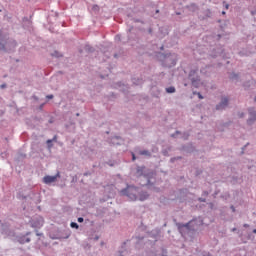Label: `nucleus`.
I'll return each mask as SVG.
<instances>
[{
    "mask_svg": "<svg viewBox=\"0 0 256 256\" xmlns=\"http://www.w3.org/2000/svg\"><path fill=\"white\" fill-rule=\"evenodd\" d=\"M223 15H225V12H222Z\"/></svg>",
    "mask_w": 256,
    "mask_h": 256,
    "instance_id": "21",
    "label": "nucleus"
},
{
    "mask_svg": "<svg viewBox=\"0 0 256 256\" xmlns=\"http://www.w3.org/2000/svg\"><path fill=\"white\" fill-rule=\"evenodd\" d=\"M60 177L59 173H57L55 176H45L43 178V182L46 184V185H49L51 183H55V181H57V178Z\"/></svg>",
    "mask_w": 256,
    "mask_h": 256,
    "instance_id": "2",
    "label": "nucleus"
},
{
    "mask_svg": "<svg viewBox=\"0 0 256 256\" xmlns=\"http://www.w3.org/2000/svg\"><path fill=\"white\" fill-rule=\"evenodd\" d=\"M53 141H57V136H54L52 140H47V145L51 147V143H53Z\"/></svg>",
    "mask_w": 256,
    "mask_h": 256,
    "instance_id": "8",
    "label": "nucleus"
},
{
    "mask_svg": "<svg viewBox=\"0 0 256 256\" xmlns=\"http://www.w3.org/2000/svg\"><path fill=\"white\" fill-rule=\"evenodd\" d=\"M70 227H72V229H79V225L77 223H75V222H72L70 224Z\"/></svg>",
    "mask_w": 256,
    "mask_h": 256,
    "instance_id": "9",
    "label": "nucleus"
},
{
    "mask_svg": "<svg viewBox=\"0 0 256 256\" xmlns=\"http://www.w3.org/2000/svg\"><path fill=\"white\" fill-rule=\"evenodd\" d=\"M135 154H132V161H135Z\"/></svg>",
    "mask_w": 256,
    "mask_h": 256,
    "instance_id": "15",
    "label": "nucleus"
},
{
    "mask_svg": "<svg viewBox=\"0 0 256 256\" xmlns=\"http://www.w3.org/2000/svg\"><path fill=\"white\" fill-rule=\"evenodd\" d=\"M147 197H149V195L147 193L141 194L139 200L145 201V199H147Z\"/></svg>",
    "mask_w": 256,
    "mask_h": 256,
    "instance_id": "6",
    "label": "nucleus"
},
{
    "mask_svg": "<svg viewBox=\"0 0 256 256\" xmlns=\"http://www.w3.org/2000/svg\"><path fill=\"white\" fill-rule=\"evenodd\" d=\"M191 224H193V221H191V222H189L187 224L180 225L179 226V230L181 231L183 229H187V231H189V227H190Z\"/></svg>",
    "mask_w": 256,
    "mask_h": 256,
    "instance_id": "4",
    "label": "nucleus"
},
{
    "mask_svg": "<svg viewBox=\"0 0 256 256\" xmlns=\"http://www.w3.org/2000/svg\"><path fill=\"white\" fill-rule=\"evenodd\" d=\"M253 233H256V229L253 230Z\"/></svg>",
    "mask_w": 256,
    "mask_h": 256,
    "instance_id": "19",
    "label": "nucleus"
},
{
    "mask_svg": "<svg viewBox=\"0 0 256 256\" xmlns=\"http://www.w3.org/2000/svg\"><path fill=\"white\" fill-rule=\"evenodd\" d=\"M135 189L128 188L127 190H122V195H127L129 197L130 201H137V196L135 195Z\"/></svg>",
    "mask_w": 256,
    "mask_h": 256,
    "instance_id": "1",
    "label": "nucleus"
},
{
    "mask_svg": "<svg viewBox=\"0 0 256 256\" xmlns=\"http://www.w3.org/2000/svg\"><path fill=\"white\" fill-rule=\"evenodd\" d=\"M231 209H232L233 212H235V207L234 206H232Z\"/></svg>",
    "mask_w": 256,
    "mask_h": 256,
    "instance_id": "18",
    "label": "nucleus"
},
{
    "mask_svg": "<svg viewBox=\"0 0 256 256\" xmlns=\"http://www.w3.org/2000/svg\"><path fill=\"white\" fill-rule=\"evenodd\" d=\"M18 241L23 245L24 243H29L31 239L22 237V238H19Z\"/></svg>",
    "mask_w": 256,
    "mask_h": 256,
    "instance_id": "5",
    "label": "nucleus"
},
{
    "mask_svg": "<svg viewBox=\"0 0 256 256\" xmlns=\"http://www.w3.org/2000/svg\"><path fill=\"white\" fill-rule=\"evenodd\" d=\"M229 103V99L227 98H222L221 102L219 105L216 106V109L219 111L221 109H225Z\"/></svg>",
    "mask_w": 256,
    "mask_h": 256,
    "instance_id": "3",
    "label": "nucleus"
},
{
    "mask_svg": "<svg viewBox=\"0 0 256 256\" xmlns=\"http://www.w3.org/2000/svg\"><path fill=\"white\" fill-rule=\"evenodd\" d=\"M249 111H250L251 118L256 120V112H253L252 110H249Z\"/></svg>",
    "mask_w": 256,
    "mask_h": 256,
    "instance_id": "10",
    "label": "nucleus"
},
{
    "mask_svg": "<svg viewBox=\"0 0 256 256\" xmlns=\"http://www.w3.org/2000/svg\"><path fill=\"white\" fill-rule=\"evenodd\" d=\"M0 37H1V32H0Z\"/></svg>",
    "mask_w": 256,
    "mask_h": 256,
    "instance_id": "22",
    "label": "nucleus"
},
{
    "mask_svg": "<svg viewBox=\"0 0 256 256\" xmlns=\"http://www.w3.org/2000/svg\"><path fill=\"white\" fill-rule=\"evenodd\" d=\"M198 96H199V99H203V96L200 93H198Z\"/></svg>",
    "mask_w": 256,
    "mask_h": 256,
    "instance_id": "16",
    "label": "nucleus"
},
{
    "mask_svg": "<svg viewBox=\"0 0 256 256\" xmlns=\"http://www.w3.org/2000/svg\"><path fill=\"white\" fill-rule=\"evenodd\" d=\"M47 99H53V95H48Z\"/></svg>",
    "mask_w": 256,
    "mask_h": 256,
    "instance_id": "14",
    "label": "nucleus"
},
{
    "mask_svg": "<svg viewBox=\"0 0 256 256\" xmlns=\"http://www.w3.org/2000/svg\"><path fill=\"white\" fill-rule=\"evenodd\" d=\"M141 155H149V152L148 151H142Z\"/></svg>",
    "mask_w": 256,
    "mask_h": 256,
    "instance_id": "11",
    "label": "nucleus"
},
{
    "mask_svg": "<svg viewBox=\"0 0 256 256\" xmlns=\"http://www.w3.org/2000/svg\"><path fill=\"white\" fill-rule=\"evenodd\" d=\"M190 79L192 81V84L195 85V80L193 78H191V75H190Z\"/></svg>",
    "mask_w": 256,
    "mask_h": 256,
    "instance_id": "13",
    "label": "nucleus"
},
{
    "mask_svg": "<svg viewBox=\"0 0 256 256\" xmlns=\"http://www.w3.org/2000/svg\"><path fill=\"white\" fill-rule=\"evenodd\" d=\"M225 8H226V9H229V4H225Z\"/></svg>",
    "mask_w": 256,
    "mask_h": 256,
    "instance_id": "17",
    "label": "nucleus"
},
{
    "mask_svg": "<svg viewBox=\"0 0 256 256\" xmlns=\"http://www.w3.org/2000/svg\"><path fill=\"white\" fill-rule=\"evenodd\" d=\"M248 123H251V119H250V120H248Z\"/></svg>",
    "mask_w": 256,
    "mask_h": 256,
    "instance_id": "20",
    "label": "nucleus"
},
{
    "mask_svg": "<svg viewBox=\"0 0 256 256\" xmlns=\"http://www.w3.org/2000/svg\"><path fill=\"white\" fill-rule=\"evenodd\" d=\"M84 219L82 217L78 218V223H83Z\"/></svg>",
    "mask_w": 256,
    "mask_h": 256,
    "instance_id": "12",
    "label": "nucleus"
},
{
    "mask_svg": "<svg viewBox=\"0 0 256 256\" xmlns=\"http://www.w3.org/2000/svg\"><path fill=\"white\" fill-rule=\"evenodd\" d=\"M166 92L167 93H175V87L171 86V87L166 88Z\"/></svg>",
    "mask_w": 256,
    "mask_h": 256,
    "instance_id": "7",
    "label": "nucleus"
}]
</instances>
